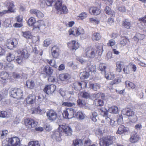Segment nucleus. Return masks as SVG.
Segmentation results:
<instances>
[{"mask_svg":"<svg viewBox=\"0 0 146 146\" xmlns=\"http://www.w3.org/2000/svg\"><path fill=\"white\" fill-rule=\"evenodd\" d=\"M96 50L93 48H88L83 54V56L92 58L96 57L97 54L98 56H101L103 51L102 45L98 44L96 46Z\"/></svg>","mask_w":146,"mask_h":146,"instance_id":"nucleus-1","label":"nucleus"},{"mask_svg":"<svg viewBox=\"0 0 146 146\" xmlns=\"http://www.w3.org/2000/svg\"><path fill=\"white\" fill-rule=\"evenodd\" d=\"M17 52L18 55L15 57V62L18 64H21L23 63V58L28 57V52L26 49H24L22 50H18Z\"/></svg>","mask_w":146,"mask_h":146,"instance_id":"nucleus-2","label":"nucleus"},{"mask_svg":"<svg viewBox=\"0 0 146 146\" xmlns=\"http://www.w3.org/2000/svg\"><path fill=\"white\" fill-rule=\"evenodd\" d=\"M55 8L58 14H66L68 13V10L66 6L62 4V1L60 0L57 1L55 4Z\"/></svg>","mask_w":146,"mask_h":146,"instance_id":"nucleus-3","label":"nucleus"},{"mask_svg":"<svg viewBox=\"0 0 146 146\" xmlns=\"http://www.w3.org/2000/svg\"><path fill=\"white\" fill-rule=\"evenodd\" d=\"M115 140V138L114 136H108L100 139V144L101 146H109L111 145Z\"/></svg>","mask_w":146,"mask_h":146,"instance_id":"nucleus-4","label":"nucleus"},{"mask_svg":"<svg viewBox=\"0 0 146 146\" xmlns=\"http://www.w3.org/2000/svg\"><path fill=\"white\" fill-rule=\"evenodd\" d=\"M69 34L76 36L80 35L82 39H84L86 38V35L84 34V32L83 29L82 28H76L75 30L70 29L68 31Z\"/></svg>","mask_w":146,"mask_h":146,"instance_id":"nucleus-5","label":"nucleus"},{"mask_svg":"<svg viewBox=\"0 0 146 146\" xmlns=\"http://www.w3.org/2000/svg\"><path fill=\"white\" fill-rule=\"evenodd\" d=\"M75 112L73 109L67 108L64 111L62 114L63 117L65 119H71L75 117L74 114Z\"/></svg>","mask_w":146,"mask_h":146,"instance_id":"nucleus-6","label":"nucleus"},{"mask_svg":"<svg viewBox=\"0 0 146 146\" xmlns=\"http://www.w3.org/2000/svg\"><path fill=\"white\" fill-rule=\"evenodd\" d=\"M5 4L8 7L7 10H4L2 12H0V15L2 16L3 15L7 13L13 12L14 11V5L12 1L10 0H8L6 1Z\"/></svg>","mask_w":146,"mask_h":146,"instance_id":"nucleus-7","label":"nucleus"},{"mask_svg":"<svg viewBox=\"0 0 146 146\" xmlns=\"http://www.w3.org/2000/svg\"><path fill=\"white\" fill-rule=\"evenodd\" d=\"M24 122L26 126L29 128L35 127L38 124L37 121L30 118L25 119Z\"/></svg>","mask_w":146,"mask_h":146,"instance_id":"nucleus-8","label":"nucleus"},{"mask_svg":"<svg viewBox=\"0 0 146 146\" xmlns=\"http://www.w3.org/2000/svg\"><path fill=\"white\" fill-rule=\"evenodd\" d=\"M46 116L49 120L53 121L56 119L57 114L54 110H50L47 112Z\"/></svg>","mask_w":146,"mask_h":146,"instance_id":"nucleus-9","label":"nucleus"},{"mask_svg":"<svg viewBox=\"0 0 146 146\" xmlns=\"http://www.w3.org/2000/svg\"><path fill=\"white\" fill-rule=\"evenodd\" d=\"M59 130L61 132L63 131L67 135L72 134V131L70 127L67 125H62L59 126Z\"/></svg>","mask_w":146,"mask_h":146,"instance_id":"nucleus-10","label":"nucleus"},{"mask_svg":"<svg viewBox=\"0 0 146 146\" xmlns=\"http://www.w3.org/2000/svg\"><path fill=\"white\" fill-rule=\"evenodd\" d=\"M56 86L53 84L46 85L45 86L44 90V92L48 94H52L56 90Z\"/></svg>","mask_w":146,"mask_h":146,"instance_id":"nucleus-11","label":"nucleus"},{"mask_svg":"<svg viewBox=\"0 0 146 146\" xmlns=\"http://www.w3.org/2000/svg\"><path fill=\"white\" fill-rule=\"evenodd\" d=\"M61 132L58 130L54 131L51 135L52 138L54 140H56L57 142H59L61 140Z\"/></svg>","mask_w":146,"mask_h":146,"instance_id":"nucleus-12","label":"nucleus"},{"mask_svg":"<svg viewBox=\"0 0 146 146\" xmlns=\"http://www.w3.org/2000/svg\"><path fill=\"white\" fill-rule=\"evenodd\" d=\"M8 142L11 144V146H19L20 144L19 138L16 137L9 139Z\"/></svg>","mask_w":146,"mask_h":146,"instance_id":"nucleus-13","label":"nucleus"},{"mask_svg":"<svg viewBox=\"0 0 146 146\" xmlns=\"http://www.w3.org/2000/svg\"><path fill=\"white\" fill-rule=\"evenodd\" d=\"M51 55L55 58H58L60 53V50L59 48L57 46H54L51 49Z\"/></svg>","mask_w":146,"mask_h":146,"instance_id":"nucleus-14","label":"nucleus"},{"mask_svg":"<svg viewBox=\"0 0 146 146\" xmlns=\"http://www.w3.org/2000/svg\"><path fill=\"white\" fill-rule=\"evenodd\" d=\"M67 45L69 48L74 51H76L79 47V43L75 40H73L71 42H68Z\"/></svg>","mask_w":146,"mask_h":146,"instance_id":"nucleus-15","label":"nucleus"},{"mask_svg":"<svg viewBox=\"0 0 146 146\" xmlns=\"http://www.w3.org/2000/svg\"><path fill=\"white\" fill-rule=\"evenodd\" d=\"M23 36L27 39H36V40H38V36H33L32 33L29 31H22V32Z\"/></svg>","mask_w":146,"mask_h":146,"instance_id":"nucleus-16","label":"nucleus"},{"mask_svg":"<svg viewBox=\"0 0 146 146\" xmlns=\"http://www.w3.org/2000/svg\"><path fill=\"white\" fill-rule=\"evenodd\" d=\"M29 12L30 13L35 15L38 18H41L44 16V14L41 12L36 9H31Z\"/></svg>","mask_w":146,"mask_h":146,"instance_id":"nucleus-17","label":"nucleus"},{"mask_svg":"<svg viewBox=\"0 0 146 146\" xmlns=\"http://www.w3.org/2000/svg\"><path fill=\"white\" fill-rule=\"evenodd\" d=\"M42 70V72H43V73L48 76L51 75L53 72V70L52 68L49 66H46L43 67Z\"/></svg>","mask_w":146,"mask_h":146,"instance_id":"nucleus-18","label":"nucleus"},{"mask_svg":"<svg viewBox=\"0 0 146 146\" xmlns=\"http://www.w3.org/2000/svg\"><path fill=\"white\" fill-rule=\"evenodd\" d=\"M122 114L128 116H131L135 114L134 112L131 109L127 108L123 109L121 111Z\"/></svg>","mask_w":146,"mask_h":146,"instance_id":"nucleus-19","label":"nucleus"},{"mask_svg":"<svg viewBox=\"0 0 146 146\" xmlns=\"http://www.w3.org/2000/svg\"><path fill=\"white\" fill-rule=\"evenodd\" d=\"M35 96L32 95H29L26 99V103L29 105L33 104L35 103Z\"/></svg>","mask_w":146,"mask_h":146,"instance_id":"nucleus-20","label":"nucleus"},{"mask_svg":"<svg viewBox=\"0 0 146 146\" xmlns=\"http://www.w3.org/2000/svg\"><path fill=\"white\" fill-rule=\"evenodd\" d=\"M129 129L128 128L125 127L123 125H120L118 127L117 133L121 134L128 132L129 131Z\"/></svg>","mask_w":146,"mask_h":146,"instance_id":"nucleus-21","label":"nucleus"},{"mask_svg":"<svg viewBox=\"0 0 146 146\" xmlns=\"http://www.w3.org/2000/svg\"><path fill=\"white\" fill-rule=\"evenodd\" d=\"M100 7H91L89 10L90 13H92V14L97 15L100 13Z\"/></svg>","mask_w":146,"mask_h":146,"instance_id":"nucleus-22","label":"nucleus"},{"mask_svg":"<svg viewBox=\"0 0 146 146\" xmlns=\"http://www.w3.org/2000/svg\"><path fill=\"white\" fill-rule=\"evenodd\" d=\"M145 35L140 33H137L132 38L133 40L137 42L139 40H142L144 38Z\"/></svg>","mask_w":146,"mask_h":146,"instance_id":"nucleus-23","label":"nucleus"},{"mask_svg":"<svg viewBox=\"0 0 146 146\" xmlns=\"http://www.w3.org/2000/svg\"><path fill=\"white\" fill-rule=\"evenodd\" d=\"M45 110L41 108L40 107H38L37 108L35 109L33 111L32 113L39 114L40 115L44 114L45 112Z\"/></svg>","mask_w":146,"mask_h":146,"instance_id":"nucleus-24","label":"nucleus"},{"mask_svg":"<svg viewBox=\"0 0 146 146\" xmlns=\"http://www.w3.org/2000/svg\"><path fill=\"white\" fill-rule=\"evenodd\" d=\"M85 114L81 111H79L76 114H75V117L79 120H82L85 117Z\"/></svg>","mask_w":146,"mask_h":146,"instance_id":"nucleus-25","label":"nucleus"},{"mask_svg":"<svg viewBox=\"0 0 146 146\" xmlns=\"http://www.w3.org/2000/svg\"><path fill=\"white\" fill-rule=\"evenodd\" d=\"M92 98L94 100L99 98H101L102 99H104L105 96L102 93H98L97 94H93L91 95Z\"/></svg>","mask_w":146,"mask_h":146,"instance_id":"nucleus-26","label":"nucleus"},{"mask_svg":"<svg viewBox=\"0 0 146 146\" xmlns=\"http://www.w3.org/2000/svg\"><path fill=\"white\" fill-rule=\"evenodd\" d=\"M43 26L44 27L45 26V24L43 20H40L36 22V25H34V29H40L41 27Z\"/></svg>","mask_w":146,"mask_h":146,"instance_id":"nucleus-27","label":"nucleus"},{"mask_svg":"<svg viewBox=\"0 0 146 146\" xmlns=\"http://www.w3.org/2000/svg\"><path fill=\"white\" fill-rule=\"evenodd\" d=\"M101 36L100 34L98 33H93L92 36V39L94 41H98L100 39Z\"/></svg>","mask_w":146,"mask_h":146,"instance_id":"nucleus-28","label":"nucleus"},{"mask_svg":"<svg viewBox=\"0 0 146 146\" xmlns=\"http://www.w3.org/2000/svg\"><path fill=\"white\" fill-rule=\"evenodd\" d=\"M82 145L83 142L81 139H76L73 141V146H82Z\"/></svg>","mask_w":146,"mask_h":146,"instance_id":"nucleus-29","label":"nucleus"},{"mask_svg":"<svg viewBox=\"0 0 146 146\" xmlns=\"http://www.w3.org/2000/svg\"><path fill=\"white\" fill-rule=\"evenodd\" d=\"M87 69L90 71L93 72L95 69V65L94 64H92L90 62H89L87 64Z\"/></svg>","mask_w":146,"mask_h":146,"instance_id":"nucleus-30","label":"nucleus"},{"mask_svg":"<svg viewBox=\"0 0 146 146\" xmlns=\"http://www.w3.org/2000/svg\"><path fill=\"white\" fill-rule=\"evenodd\" d=\"M138 137L137 133H133L131 135L130 139V141L133 143L137 142L138 140Z\"/></svg>","mask_w":146,"mask_h":146,"instance_id":"nucleus-31","label":"nucleus"},{"mask_svg":"<svg viewBox=\"0 0 146 146\" xmlns=\"http://www.w3.org/2000/svg\"><path fill=\"white\" fill-rule=\"evenodd\" d=\"M105 122L106 124L107 123H108L112 127H113L115 125V121L108 117H105Z\"/></svg>","mask_w":146,"mask_h":146,"instance_id":"nucleus-32","label":"nucleus"},{"mask_svg":"<svg viewBox=\"0 0 146 146\" xmlns=\"http://www.w3.org/2000/svg\"><path fill=\"white\" fill-rule=\"evenodd\" d=\"M1 78L4 80H7L10 79V76L7 72H2L1 74Z\"/></svg>","mask_w":146,"mask_h":146,"instance_id":"nucleus-33","label":"nucleus"},{"mask_svg":"<svg viewBox=\"0 0 146 146\" xmlns=\"http://www.w3.org/2000/svg\"><path fill=\"white\" fill-rule=\"evenodd\" d=\"M121 40L120 42V44L123 46H124L127 44L129 42V40L125 37H121Z\"/></svg>","mask_w":146,"mask_h":146,"instance_id":"nucleus-34","label":"nucleus"},{"mask_svg":"<svg viewBox=\"0 0 146 146\" xmlns=\"http://www.w3.org/2000/svg\"><path fill=\"white\" fill-rule=\"evenodd\" d=\"M16 99H17L22 98L23 96V91L19 88H16Z\"/></svg>","mask_w":146,"mask_h":146,"instance_id":"nucleus-35","label":"nucleus"},{"mask_svg":"<svg viewBox=\"0 0 146 146\" xmlns=\"http://www.w3.org/2000/svg\"><path fill=\"white\" fill-rule=\"evenodd\" d=\"M106 13L109 15L113 16L115 15V12L114 11L111 10V9L108 6H106L105 9Z\"/></svg>","mask_w":146,"mask_h":146,"instance_id":"nucleus-36","label":"nucleus"},{"mask_svg":"<svg viewBox=\"0 0 146 146\" xmlns=\"http://www.w3.org/2000/svg\"><path fill=\"white\" fill-rule=\"evenodd\" d=\"M118 108L115 106H113L110 107L108 109V111L111 113L116 114L118 113Z\"/></svg>","mask_w":146,"mask_h":146,"instance_id":"nucleus-37","label":"nucleus"},{"mask_svg":"<svg viewBox=\"0 0 146 146\" xmlns=\"http://www.w3.org/2000/svg\"><path fill=\"white\" fill-rule=\"evenodd\" d=\"M123 64V63L120 61H119L116 62V70L117 71L119 72H120L122 70L121 67Z\"/></svg>","mask_w":146,"mask_h":146,"instance_id":"nucleus-38","label":"nucleus"},{"mask_svg":"<svg viewBox=\"0 0 146 146\" xmlns=\"http://www.w3.org/2000/svg\"><path fill=\"white\" fill-rule=\"evenodd\" d=\"M122 25L123 26L127 29H131V25L130 23L127 20H125L123 21Z\"/></svg>","mask_w":146,"mask_h":146,"instance_id":"nucleus-39","label":"nucleus"},{"mask_svg":"<svg viewBox=\"0 0 146 146\" xmlns=\"http://www.w3.org/2000/svg\"><path fill=\"white\" fill-rule=\"evenodd\" d=\"M6 58L7 61L11 62L15 60V56L13 54L9 53L7 54Z\"/></svg>","mask_w":146,"mask_h":146,"instance_id":"nucleus-40","label":"nucleus"},{"mask_svg":"<svg viewBox=\"0 0 146 146\" xmlns=\"http://www.w3.org/2000/svg\"><path fill=\"white\" fill-rule=\"evenodd\" d=\"M36 23L35 19L33 17L30 18L28 21V25L31 26H33L34 27V25H36Z\"/></svg>","mask_w":146,"mask_h":146,"instance_id":"nucleus-41","label":"nucleus"},{"mask_svg":"<svg viewBox=\"0 0 146 146\" xmlns=\"http://www.w3.org/2000/svg\"><path fill=\"white\" fill-rule=\"evenodd\" d=\"M26 85L28 88L33 89L35 83L31 80H28L26 82Z\"/></svg>","mask_w":146,"mask_h":146,"instance_id":"nucleus-42","label":"nucleus"},{"mask_svg":"<svg viewBox=\"0 0 146 146\" xmlns=\"http://www.w3.org/2000/svg\"><path fill=\"white\" fill-rule=\"evenodd\" d=\"M59 78L61 80H68L70 78L69 75L68 74H62L60 75Z\"/></svg>","mask_w":146,"mask_h":146,"instance_id":"nucleus-43","label":"nucleus"},{"mask_svg":"<svg viewBox=\"0 0 146 146\" xmlns=\"http://www.w3.org/2000/svg\"><path fill=\"white\" fill-rule=\"evenodd\" d=\"M89 75V74L88 72L84 71L81 73L80 76L81 79H84L87 78Z\"/></svg>","mask_w":146,"mask_h":146,"instance_id":"nucleus-44","label":"nucleus"},{"mask_svg":"<svg viewBox=\"0 0 146 146\" xmlns=\"http://www.w3.org/2000/svg\"><path fill=\"white\" fill-rule=\"evenodd\" d=\"M16 88H13L11 89L10 91V95L11 96L15 98H16Z\"/></svg>","mask_w":146,"mask_h":146,"instance_id":"nucleus-45","label":"nucleus"},{"mask_svg":"<svg viewBox=\"0 0 146 146\" xmlns=\"http://www.w3.org/2000/svg\"><path fill=\"white\" fill-rule=\"evenodd\" d=\"M129 121L132 123H135L137 120V117L136 115L135 114L128 117Z\"/></svg>","mask_w":146,"mask_h":146,"instance_id":"nucleus-46","label":"nucleus"},{"mask_svg":"<svg viewBox=\"0 0 146 146\" xmlns=\"http://www.w3.org/2000/svg\"><path fill=\"white\" fill-rule=\"evenodd\" d=\"M100 85L98 84H91L90 85V87L94 90L96 91L100 88Z\"/></svg>","mask_w":146,"mask_h":146,"instance_id":"nucleus-47","label":"nucleus"},{"mask_svg":"<svg viewBox=\"0 0 146 146\" xmlns=\"http://www.w3.org/2000/svg\"><path fill=\"white\" fill-rule=\"evenodd\" d=\"M98 116V113L97 112L93 111L91 113L90 115V118L93 121L96 122L97 121L96 117Z\"/></svg>","mask_w":146,"mask_h":146,"instance_id":"nucleus-48","label":"nucleus"},{"mask_svg":"<svg viewBox=\"0 0 146 146\" xmlns=\"http://www.w3.org/2000/svg\"><path fill=\"white\" fill-rule=\"evenodd\" d=\"M105 76L106 78L108 80L112 79L114 78V75L113 73L109 72L108 74H105Z\"/></svg>","mask_w":146,"mask_h":146,"instance_id":"nucleus-49","label":"nucleus"},{"mask_svg":"<svg viewBox=\"0 0 146 146\" xmlns=\"http://www.w3.org/2000/svg\"><path fill=\"white\" fill-rule=\"evenodd\" d=\"M125 84L126 87H130L132 89H134L135 87V85L132 82L129 81L125 82Z\"/></svg>","mask_w":146,"mask_h":146,"instance_id":"nucleus-50","label":"nucleus"},{"mask_svg":"<svg viewBox=\"0 0 146 146\" xmlns=\"http://www.w3.org/2000/svg\"><path fill=\"white\" fill-rule=\"evenodd\" d=\"M46 60L48 63L51 66L56 68L57 66L56 64L55 60L54 59H47Z\"/></svg>","mask_w":146,"mask_h":146,"instance_id":"nucleus-51","label":"nucleus"},{"mask_svg":"<svg viewBox=\"0 0 146 146\" xmlns=\"http://www.w3.org/2000/svg\"><path fill=\"white\" fill-rule=\"evenodd\" d=\"M29 146H40V144L38 141H32L29 142Z\"/></svg>","mask_w":146,"mask_h":146,"instance_id":"nucleus-52","label":"nucleus"},{"mask_svg":"<svg viewBox=\"0 0 146 146\" xmlns=\"http://www.w3.org/2000/svg\"><path fill=\"white\" fill-rule=\"evenodd\" d=\"M9 116V113L7 111H2L0 112V117L2 118L8 117Z\"/></svg>","mask_w":146,"mask_h":146,"instance_id":"nucleus-53","label":"nucleus"},{"mask_svg":"<svg viewBox=\"0 0 146 146\" xmlns=\"http://www.w3.org/2000/svg\"><path fill=\"white\" fill-rule=\"evenodd\" d=\"M80 94L83 98L86 99L89 98L90 97V94L89 93L85 92H82L80 93Z\"/></svg>","mask_w":146,"mask_h":146,"instance_id":"nucleus-54","label":"nucleus"},{"mask_svg":"<svg viewBox=\"0 0 146 146\" xmlns=\"http://www.w3.org/2000/svg\"><path fill=\"white\" fill-rule=\"evenodd\" d=\"M123 71L125 74H129L131 73V70L129 65L124 66Z\"/></svg>","mask_w":146,"mask_h":146,"instance_id":"nucleus-55","label":"nucleus"},{"mask_svg":"<svg viewBox=\"0 0 146 146\" xmlns=\"http://www.w3.org/2000/svg\"><path fill=\"white\" fill-rule=\"evenodd\" d=\"M3 25L6 28L12 27L11 25L10 24V21L9 20L6 19L3 23Z\"/></svg>","mask_w":146,"mask_h":146,"instance_id":"nucleus-56","label":"nucleus"},{"mask_svg":"<svg viewBox=\"0 0 146 146\" xmlns=\"http://www.w3.org/2000/svg\"><path fill=\"white\" fill-rule=\"evenodd\" d=\"M75 105V104L74 102L71 103L70 102H64L62 104V106L67 107H71Z\"/></svg>","mask_w":146,"mask_h":146,"instance_id":"nucleus-57","label":"nucleus"},{"mask_svg":"<svg viewBox=\"0 0 146 146\" xmlns=\"http://www.w3.org/2000/svg\"><path fill=\"white\" fill-rule=\"evenodd\" d=\"M6 45L8 48L11 49L13 48V46L12 45V43L11 42V39L8 40L6 42Z\"/></svg>","mask_w":146,"mask_h":146,"instance_id":"nucleus-58","label":"nucleus"},{"mask_svg":"<svg viewBox=\"0 0 146 146\" xmlns=\"http://www.w3.org/2000/svg\"><path fill=\"white\" fill-rule=\"evenodd\" d=\"M51 41L49 39H46L44 41L43 45L45 47H48L50 44Z\"/></svg>","mask_w":146,"mask_h":146,"instance_id":"nucleus-59","label":"nucleus"},{"mask_svg":"<svg viewBox=\"0 0 146 146\" xmlns=\"http://www.w3.org/2000/svg\"><path fill=\"white\" fill-rule=\"evenodd\" d=\"M99 68V69L102 72H103L104 73H106L105 69L106 68V67L104 64H100Z\"/></svg>","mask_w":146,"mask_h":146,"instance_id":"nucleus-60","label":"nucleus"},{"mask_svg":"<svg viewBox=\"0 0 146 146\" xmlns=\"http://www.w3.org/2000/svg\"><path fill=\"white\" fill-rule=\"evenodd\" d=\"M87 16V13L85 12H82L80 14L78 17H79L81 20L85 19Z\"/></svg>","mask_w":146,"mask_h":146,"instance_id":"nucleus-61","label":"nucleus"},{"mask_svg":"<svg viewBox=\"0 0 146 146\" xmlns=\"http://www.w3.org/2000/svg\"><path fill=\"white\" fill-rule=\"evenodd\" d=\"M11 42L13 46V48L15 47L18 43V41L16 38L11 39Z\"/></svg>","mask_w":146,"mask_h":146,"instance_id":"nucleus-62","label":"nucleus"},{"mask_svg":"<svg viewBox=\"0 0 146 146\" xmlns=\"http://www.w3.org/2000/svg\"><path fill=\"white\" fill-rule=\"evenodd\" d=\"M74 94L73 92L72 91H68L66 94L67 97L69 99V100H71L70 99L71 97L73 98Z\"/></svg>","mask_w":146,"mask_h":146,"instance_id":"nucleus-63","label":"nucleus"},{"mask_svg":"<svg viewBox=\"0 0 146 146\" xmlns=\"http://www.w3.org/2000/svg\"><path fill=\"white\" fill-rule=\"evenodd\" d=\"M90 22L93 23L97 24L99 23V21L96 18H90L89 19Z\"/></svg>","mask_w":146,"mask_h":146,"instance_id":"nucleus-64","label":"nucleus"}]
</instances>
